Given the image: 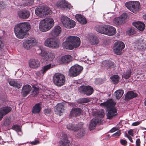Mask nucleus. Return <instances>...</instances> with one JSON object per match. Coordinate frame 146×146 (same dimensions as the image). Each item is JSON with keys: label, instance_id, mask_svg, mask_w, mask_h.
Returning a JSON list of instances; mask_svg holds the SVG:
<instances>
[{"label": "nucleus", "instance_id": "1", "mask_svg": "<svg viewBox=\"0 0 146 146\" xmlns=\"http://www.w3.org/2000/svg\"><path fill=\"white\" fill-rule=\"evenodd\" d=\"M31 25L28 22L20 23L15 25L14 32L17 38L22 39L27 35V32L31 29Z\"/></svg>", "mask_w": 146, "mask_h": 146}, {"label": "nucleus", "instance_id": "2", "mask_svg": "<svg viewBox=\"0 0 146 146\" xmlns=\"http://www.w3.org/2000/svg\"><path fill=\"white\" fill-rule=\"evenodd\" d=\"M115 104L116 103L113 102L111 99L108 100L106 102L100 104V106L106 108V116L107 119H111L117 115V110L114 107Z\"/></svg>", "mask_w": 146, "mask_h": 146}, {"label": "nucleus", "instance_id": "3", "mask_svg": "<svg viewBox=\"0 0 146 146\" xmlns=\"http://www.w3.org/2000/svg\"><path fill=\"white\" fill-rule=\"evenodd\" d=\"M80 42V38L77 36H69L66 38L63 45L66 49L70 50L79 46Z\"/></svg>", "mask_w": 146, "mask_h": 146}, {"label": "nucleus", "instance_id": "4", "mask_svg": "<svg viewBox=\"0 0 146 146\" xmlns=\"http://www.w3.org/2000/svg\"><path fill=\"white\" fill-rule=\"evenodd\" d=\"M54 24V21L52 18H48L42 19L39 23V29L42 32H47L53 27Z\"/></svg>", "mask_w": 146, "mask_h": 146}, {"label": "nucleus", "instance_id": "5", "mask_svg": "<svg viewBox=\"0 0 146 146\" xmlns=\"http://www.w3.org/2000/svg\"><path fill=\"white\" fill-rule=\"evenodd\" d=\"M96 30L99 33L108 36L113 35L116 32L115 28L108 25L98 26L96 27Z\"/></svg>", "mask_w": 146, "mask_h": 146}, {"label": "nucleus", "instance_id": "6", "mask_svg": "<svg viewBox=\"0 0 146 146\" xmlns=\"http://www.w3.org/2000/svg\"><path fill=\"white\" fill-rule=\"evenodd\" d=\"M38 52L43 58L41 59L42 62L46 61H51L54 58L55 54L52 52H47L40 48L37 50Z\"/></svg>", "mask_w": 146, "mask_h": 146}, {"label": "nucleus", "instance_id": "7", "mask_svg": "<svg viewBox=\"0 0 146 146\" xmlns=\"http://www.w3.org/2000/svg\"><path fill=\"white\" fill-rule=\"evenodd\" d=\"M53 80L55 85L58 86H61L64 84L65 81V77L62 74L55 73L53 76Z\"/></svg>", "mask_w": 146, "mask_h": 146}, {"label": "nucleus", "instance_id": "8", "mask_svg": "<svg viewBox=\"0 0 146 146\" xmlns=\"http://www.w3.org/2000/svg\"><path fill=\"white\" fill-rule=\"evenodd\" d=\"M50 11V8L47 6H39L36 8L35 12L36 14L38 16L43 17L48 15Z\"/></svg>", "mask_w": 146, "mask_h": 146}, {"label": "nucleus", "instance_id": "9", "mask_svg": "<svg viewBox=\"0 0 146 146\" xmlns=\"http://www.w3.org/2000/svg\"><path fill=\"white\" fill-rule=\"evenodd\" d=\"M59 44V42L58 40L51 37L47 38L44 42V45L45 46L52 49L58 48Z\"/></svg>", "mask_w": 146, "mask_h": 146}, {"label": "nucleus", "instance_id": "10", "mask_svg": "<svg viewBox=\"0 0 146 146\" xmlns=\"http://www.w3.org/2000/svg\"><path fill=\"white\" fill-rule=\"evenodd\" d=\"M83 67L76 64L72 66L69 70L68 75L72 77H74L79 75L82 70Z\"/></svg>", "mask_w": 146, "mask_h": 146}, {"label": "nucleus", "instance_id": "11", "mask_svg": "<svg viewBox=\"0 0 146 146\" xmlns=\"http://www.w3.org/2000/svg\"><path fill=\"white\" fill-rule=\"evenodd\" d=\"M126 7L131 11L136 13L140 8V3L138 1H131L125 3Z\"/></svg>", "mask_w": 146, "mask_h": 146}, {"label": "nucleus", "instance_id": "12", "mask_svg": "<svg viewBox=\"0 0 146 146\" xmlns=\"http://www.w3.org/2000/svg\"><path fill=\"white\" fill-rule=\"evenodd\" d=\"M114 45L113 51L117 55L121 54L122 53V50L125 47L124 43L122 41H118L115 43Z\"/></svg>", "mask_w": 146, "mask_h": 146}, {"label": "nucleus", "instance_id": "13", "mask_svg": "<svg viewBox=\"0 0 146 146\" xmlns=\"http://www.w3.org/2000/svg\"><path fill=\"white\" fill-rule=\"evenodd\" d=\"M28 63L29 68L32 69H36L40 66V62L37 59H31L29 60Z\"/></svg>", "mask_w": 146, "mask_h": 146}, {"label": "nucleus", "instance_id": "14", "mask_svg": "<svg viewBox=\"0 0 146 146\" xmlns=\"http://www.w3.org/2000/svg\"><path fill=\"white\" fill-rule=\"evenodd\" d=\"M12 110V108L10 107H5L1 108L0 109V121L3 118L4 116L5 115Z\"/></svg>", "mask_w": 146, "mask_h": 146}, {"label": "nucleus", "instance_id": "15", "mask_svg": "<svg viewBox=\"0 0 146 146\" xmlns=\"http://www.w3.org/2000/svg\"><path fill=\"white\" fill-rule=\"evenodd\" d=\"M62 29L59 26H55L50 32L49 35L50 36L53 37L58 36L61 32Z\"/></svg>", "mask_w": 146, "mask_h": 146}, {"label": "nucleus", "instance_id": "16", "mask_svg": "<svg viewBox=\"0 0 146 146\" xmlns=\"http://www.w3.org/2000/svg\"><path fill=\"white\" fill-rule=\"evenodd\" d=\"M83 125V123L80 122L78 124L79 126L77 128L76 135L79 138L82 137L84 133V130L82 128Z\"/></svg>", "mask_w": 146, "mask_h": 146}, {"label": "nucleus", "instance_id": "17", "mask_svg": "<svg viewBox=\"0 0 146 146\" xmlns=\"http://www.w3.org/2000/svg\"><path fill=\"white\" fill-rule=\"evenodd\" d=\"M8 82L11 86L16 87L18 89L21 88L22 86V83L17 80L10 79L9 80Z\"/></svg>", "mask_w": 146, "mask_h": 146}, {"label": "nucleus", "instance_id": "18", "mask_svg": "<svg viewBox=\"0 0 146 146\" xmlns=\"http://www.w3.org/2000/svg\"><path fill=\"white\" fill-rule=\"evenodd\" d=\"M82 111L80 108H73L70 111V116L71 117H76L82 114Z\"/></svg>", "mask_w": 146, "mask_h": 146}, {"label": "nucleus", "instance_id": "19", "mask_svg": "<svg viewBox=\"0 0 146 146\" xmlns=\"http://www.w3.org/2000/svg\"><path fill=\"white\" fill-rule=\"evenodd\" d=\"M18 15L20 18L26 19L29 17L30 13L27 11L21 10L18 12Z\"/></svg>", "mask_w": 146, "mask_h": 146}, {"label": "nucleus", "instance_id": "20", "mask_svg": "<svg viewBox=\"0 0 146 146\" xmlns=\"http://www.w3.org/2000/svg\"><path fill=\"white\" fill-rule=\"evenodd\" d=\"M56 5L58 7L60 8L67 7L70 8V5L68 3H67L64 0H61L58 1Z\"/></svg>", "mask_w": 146, "mask_h": 146}, {"label": "nucleus", "instance_id": "21", "mask_svg": "<svg viewBox=\"0 0 146 146\" xmlns=\"http://www.w3.org/2000/svg\"><path fill=\"white\" fill-rule=\"evenodd\" d=\"M64 107L63 104L60 103L58 104L55 107V112L60 116L61 113L64 111Z\"/></svg>", "mask_w": 146, "mask_h": 146}, {"label": "nucleus", "instance_id": "22", "mask_svg": "<svg viewBox=\"0 0 146 146\" xmlns=\"http://www.w3.org/2000/svg\"><path fill=\"white\" fill-rule=\"evenodd\" d=\"M62 139L61 141L59 142V146H68L69 142L66 134L64 133L62 134Z\"/></svg>", "mask_w": 146, "mask_h": 146}, {"label": "nucleus", "instance_id": "23", "mask_svg": "<svg viewBox=\"0 0 146 146\" xmlns=\"http://www.w3.org/2000/svg\"><path fill=\"white\" fill-rule=\"evenodd\" d=\"M133 25L134 27L141 31H143L145 27V24L139 21L133 23Z\"/></svg>", "mask_w": 146, "mask_h": 146}, {"label": "nucleus", "instance_id": "24", "mask_svg": "<svg viewBox=\"0 0 146 146\" xmlns=\"http://www.w3.org/2000/svg\"><path fill=\"white\" fill-rule=\"evenodd\" d=\"M100 122V120L98 119H92L90 123L89 127L90 130L94 129L95 128L96 124L99 123Z\"/></svg>", "mask_w": 146, "mask_h": 146}, {"label": "nucleus", "instance_id": "25", "mask_svg": "<svg viewBox=\"0 0 146 146\" xmlns=\"http://www.w3.org/2000/svg\"><path fill=\"white\" fill-rule=\"evenodd\" d=\"M72 57L70 55H67L62 57L60 61L63 63H68L72 60Z\"/></svg>", "mask_w": 146, "mask_h": 146}, {"label": "nucleus", "instance_id": "26", "mask_svg": "<svg viewBox=\"0 0 146 146\" xmlns=\"http://www.w3.org/2000/svg\"><path fill=\"white\" fill-rule=\"evenodd\" d=\"M75 17L77 20L82 24H86L87 21L85 17L80 14H77L75 16Z\"/></svg>", "mask_w": 146, "mask_h": 146}, {"label": "nucleus", "instance_id": "27", "mask_svg": "<svg viewBox=\"0 0 146 146\" xmlns=\"http://www.w3.org/2000/svg\"><path fill=\"white\" fill-rule=\"evenodd\" d=\"M137 95V94L134 93V92H127L125 96V100L126 101H128L134 97H136Z\"/></svg>", "mask_w": 146, "mask_h": 146}, {"label": "nucleus", "instance_id": "28", "mask_svg": "<svg viewBox=\"0 0 146 146\" xmlns=\"http://www.w3.org/2000/svg\"><path fill=\"white\" fill-rule=\"evenodd\" d=\"M55 66V65L52 64H49L44 66L40 70V72L42 73V74H44L49 69L52 68Z\"/></svg>", "mask_w": 146, "mask_h": 146}, {"label": "nucleus", "instance_id": "29", "mask_svg": "<svg viewBox=\"0 0 146 146\" xmlns=\"http://www.w3.org/2000/svg\"><path fill=\"white\" fill-rule=\"evenodd\" d=\"M68 17L65 16H62L60 18V21L63 25L65 27H68L67 23H68L70 19Z\"/></svg>", "mask_w": 146, "mask_h": 146}, {"label": "nucleus", "instance_id": "30", "mask_svg": "<svg viewBox=\"0 0 146 146\" xmlns=\"http://www.w3.org/2000/svg\"><path fill=\"white\" fill-rule=\"evenodd\" d=\"M79 91H93L94 90L92 87L89 86H82L78 88Z\"/></svg>", "mask_w": 146, "mask_h": 146}, {"label": "nucleus", "instance_id": "31", "mask_svg": "<svg viewBox=\"0 0 146 146\" xmlns=\"http://www.w3.org/2000/svg\"><path fill=\"white\" fill-rule=\"evenodd\" d=\"M41 104L38 103L36 104L33 107L32 112L34 113H39L40 111L41 107Z\"/></svg>", "mask_w": 146, "mask_h": 146}, {"label": "nucleus", "instance_id": "32", "mask_svg": "<svg viewBox=\"0 0 146 146\" xmlns=\"http://www.w3.org/2000/svg\"><path fill=\"white\" fill-rule=\"evenodd\" d=\"M89 41L92 44H97L99 43V40L96 36H92L90 37Z\"/></svg>", "mask_w": 146, "mask_h": 146}, {"label": "nucleus", "instance_id": "33", "mask_svg": "<svg viewBox=\"0 0 146 146\" xmlns=\"http://www.w3.org/2000/svg\"><path fill=\"white\" fill-rule=\"evenodd\" d=\"M78 124L75 125L72 124H69L67 125V128L70 130L74 131H75L77 130V128L78 126Z\"/></svg>", "mask_w": 146, "mask_h": 146}, {"label": "nucleus", "instance_id": "34", "mask_svg": "<svg viewBox=\"0 0 146 146\" xmlns=\"http://www.w3.org/2000/svg\"><path fill=\"white\" fill-rule=\"evenodd\" d=\"M131 69L128 70L124 72L122 75L123 78L125 79H128L131 76Z\"/></svg>", "mask_w": 146, "mask_h": 146}, {"label": "nucleus", "instance_id": "35", "mask_svg": "<svg viewBox=\"0 0 146 146\" xmlns=\"http://www.w3.org/2000/svg\"><path fill=\"white\" fill-rule=\"evenodd\" d=\"M110 78L113 84H117L119 82V76L117 75H114L111 76Z\"/></svg>", "mask_w": 146, "mask_h": 146}, {"label": "nucleus", "instance_id": "36", "mask_svg": "<svg viewBox=\"0 0 146 146\" xmlns=\"http://www.w3.org/2000/svg\"><path fill=\"white\" fill-rule=\"evenodd\" d=\"M68 23L67 24L69 27H66L68 29H70L74 27L76 25L75 22L73 20L70 19L68 22Z\"/></svg>", "mask_w": 146, "mask_h": 146}, {"label": "nucleus", "instance_id": "37", "mask_svg": "<svg viewBox=\"0 0 146 146\" xmlns=\"http://www.w3.org/2000/svg\"><path fill=\"white\" fill-rule=\"evenodd\" d=\"M114 21L115 22V23L118 25H121L125 22V21L120 17L117 18H115L114 19Z\"/></svg>", "mask_w": 146, "mask_h": 146}, {"label": "nucleus", "instance_id": "38", "mask_svg": "<svg viewBox=\"0 0 146 146\" xmlns=\"http://www.w3.org/2000/svg\"><path fill=\"white\" fill-rule=\"evenodd\" d=\"M31 87L30 85L26 84L23 86L22 91H31Z\"/></svg>", "mask_w": 146, "mask_h": 146}, {"label": "nucleus", "instance_id": "39", "mask_svg": "<svg viewBox=\"0 0 146 146\" xmlns=\"http://www.w3.org/2000/svg\"><path fill=\"white\" fill-rule=\"evenodd\" d=\"M11 123V121L8 118H5L3 120V126H9Z\"/></svg>", "mask_w": 146, "mask_h": 146}, {"label": "nucleus", "instance_id": "40", "mask_svg": "<svg viewBox=\"0 0 146 146\" xmlns=\"http://www.w3.org/2000/svg\"><path fill=\"white\" fill-rule=\"evenodd\" d=\"M90 99L88 98H83L79 99L77 102L78 103H85L90 102Z\"/></svg>", "mask_w": 146, "mask_h": 146}, {"label": "nucleus", "instance_id": "41", "mask_svg": "<svg viewBox=\"0 0 146 146\" xmlns=\"http://www.w3.org/2000/svg\"><path fill=\"white\" fill-rule=\"evenodd\" d=\"M23 46L27 49H28L31 48L29 44V40H27L23 42Z\"/></svg>", "mask_w": 146, "mask_h": 146}, {"label": "nucleus", "instance_id": "42", "mask_svg": "<svg viewBox=\"0 0 146 146\" xmlns=\"http://www.w3.org/2000/svg\"><path fill=\"white\" fill-rule=\"evenodd\" d=\"M58 94L56 92H51L50 94L48 95H47V97L48 98L53 99L56 98V96H57Z\"/></svg>", "mask_w": 146, "mask_h": 146}, {"label": "nucleus", "instance_id": "43", "mask_svg": "<svg viewBox=\"0 0 146 146\" xmlns=\"http://www.w3.org/2000/svg\"><path fill=\"white\" fill-rule=\"evenodd\" d=\"M29 40V44L31 48L35 45L37 43V41L34 39H31Z\"/></svg>", "mask_w": 146, "mask_h": 146}, {"label": "nucleus", "instance_id": "44", "mask_svg": "<svg viewBox=\"0 0 146 146\" xmlns=\"http://www.w3.org/2000/svg\"><path fill=\"white\" fill-rule=\"evenodd\" d=\"M123 94V92H115L114 95L115 96L117 99H119L121 98Z\"/></svg>", "mask_w": 146, "mask_h": 146}, {"label": "nucleus", "instance_id": "45", "mask_svg": "<svg viewBox=\"0 0 146 146\" xmlns=\"http://www.w3.org/2000/svg\"><path fill=\"white\" fill-rule=\"evenodd\" d=\"M135 46L139 50H142L144 48L143 44L140 42L136 43Z\"/></svg>", "mask_w": 146, "mask_h": 146}, {"label": "nucleus", "instance_id": "46", "mask_svg": "<svg viewBox=\"0 0 146 146\" xmlns=\"http://www.w3.org/2000/svg\"><path fill=\"white\" fill-rule=\"evenodd\" d=\"M135 31L134 29L133 28H130L129 30L127 31V33L129 35H131L135 33Z\"/></svg>", "mask_w": 146, "mask_h": 146}, {"label": "nucleus", "instance_id": "47", "mask_svg": "<svg viewBox=\"0 0 146 146\" xmlns=\"http://www.w3.org/2000/svg\"><path fill=\"white\" fill-rule=\"evenodd\" d=\"M98 115L99 117H103L105 115L104 110L102 109L99 111L98 112Z\"/></svg>", "mask_w": 146, "mask_h": 146}, {"label": "nucleus", "instance_id": "48", "mask_svg": "<svg viewBox=\"0 0 146 146\" xmlns=\"http://www.w3.org/2000/svg\"><path fill=\"white\" fill-rule=\"evenodd\" d=\"M86 58L85 59H83V60H82V59L81 60L82 61H84V62L86 63H87L89 64H93L94 62V60H92V62H91L90 61V60H89V59H87V60H86Z\"/></svg>", "mask_w": 146, "mask_h": 146}, {"label": "nucleus", "instance_id": "49", "mask_svg": "<svg viewBox=\"0 0 146 146\" xmlns=\"http://www.w3.org/2000/svg\"><path fill=\"white\" fill-rule=\"evenodd\" d=\"M12 129L18 131H21V128L20 126L17 125H13L12 127Z\"/></svg>", "mask_w": 146, "mask_h": 146}, {"label": "nucleus", "instance_id": "50", "mask_svg": "<svg viewBox=\"0 0 146 146\" xmlns=\"http://www.w3.org/2000/svg\"><path fill=\"white\" fill-rule=\"evenodd\" d=\"M16 73L17 74L18 78H20L23 74V71L22 70H19Z\"/></svg>", "mask_w": 146, "mask_h": 146}, {"label": "nucleus", "instance_id": "51", "mask_svg": "<svg viewBox=\"0 0 146 146\" xmlns=\"http://www.w3.org/2000/svg\"><path fill=\"white\" fill-rule=\"evenodd\" d=\"M120 17L125 21L127 17V14L126 13H123L120 16Z\"/></svg>", "mask_w": 146, "mask_h": 146}, {"label": "nucleus", "instance_id": "52", "mask_svg": "<svg viewBox=\"0 0 146 146\" xmlns=\"http://www.w3.org/2000/svg\"><path fill=\"white\" fill-rule=\"evenodd\" d=\"M108 61H109V63H108V68H112L114 65L113 62L110 60H108Z\"/></svg>", "mask_w": 146, "mask_h": 146}, {"label": "nucleus", "instance_id": "53", "mask_svg": "<svg viewBox=\"0 0 146 146\" xmlns=\"http://www.w3.org/2000/svg\"><path fill=\"white\" fill-rule=\"evenodd\" d=\"M108 63H109V61L108 60L104 61L102 62V66L108 67Z\"/></svg>", "mask_w": 146, "mask_h": 146}, {"label": "nucleus", "instance_id": "54", "mask_svg": "<svg viewBox=\"0 0 146 146\" xmlns=\"http://www.w3.org/2000/svg\"><path fill=\"white\" fill-rule=\"evenodd\" d=\"M121 134V131H118L115 133L113 134L112 136L113 137H117L119 136Z\"/></svg>", "mask_w": 146, "mask_h": 146}, {"label": "nucleus", "instance_id": "55", "mask_svg": "<svg viewBox=\"0 0 146 146\" xmlns=\"http://www.w3.org/2000/svg\"><path fill=\"white\" fill-rule=\"evenodd\" d=\"M120 142L123 145H125L127 144V142L125 140L121 139Z\"/></svg>", "mask_w": 146, "mask_h": 146}, {"label": "nucleus", "instance_id": "56", "mask_svg": "<svg viewBox=\"0 0 146 146\" xmlns=\"http://www.w3.org/2000/svg\"><path fill=\"white\" fill-rule=\"evenodd\" d=\"M5 6L3 2L1 1L0 2V11L4 8Z\"/></svg>", "mask_w": 146, "mask_h": 146}, {"label": "nucleus", "instance_id": "57", "mask_svg": "<svg viewBox=\"0 0 146 146\" xmlns=\"http://www.w3.org/2000/svg\"><path fill=\"white\" fill-rule=\"evenodd\" d=\"M51 111V110L50 108H48L45 109L44 110V113L46 114H49L50 113Z\"/></svg>", "mask_w": 146, "mask_h": 146}, {"label": "nucleus", "instance_id": "58", "mask_svg": "<svg viewBox=\"0 0 146 146\" xmlns=\"http://www.w3.org/2000/svg\"><path fill=\"white\" fill-rule=\"evenodd\" d=\"M141 121H136V122H134L133 123L132 125L133 126H137L140 124L141 123Z\"/></svg>", "mask_w": 146, "mask_h": 146}, {"label": "nucleus", "instance_id": "59", "mask_svg": "<svg viewBox=\"0 0 146 146\" xmlns=\"http://www.w3.org/2000/svg\"><path fill=\"white\" fill-rule=\"evenodd\" d=\"M29 94V92H21V94L23 96L25 97Z\"/></svg>", "mask_w": 146, "mask_h": 146}, {"label": "nucleus", "instance_id": "60", "mask_svg": "<svg viewBox=\"0 0 146 146\" xmlns=\"http://www.w3.org/2000/svg\"><path fill=\"white\" fill-rule=\"evenodd\" d=\"M136 146H140V140L139 139H137L136 141Z\"/></svg>", "mask_w": 146, "mask_h": 146}, {"label": "nucleus", "instance_id": "61", "mask_svg": "<svg viewBox=\"0 0 146 146\" xmlns=\"http://www.w3.org/2000/svg\"><path fill=\"white\" fill-rule=\"evenodd\" d=\"M128 133L129 135L132 136H133V130L132 129H130L128 131Z\"/></svg>", "mask_w": 146, "mask_h": 146}, {"label": "nucleus", "instance_id": "62", "mask_svg": "<svg viewBox=\"0 0 146 146\" xmlns=\"http://www.w3.org/2000/svg\"><path fill=\"white\" fill-rule=\"evenodd\" d=\"M118 130V128L117 127H113L112 128L110 131V132L111 133H113L114 131Z\"/></svg>", "mask_w": 146, "mask_h": 146}, {"label": "nucleus", "instance_id": "63", "mask_svg": "<svg viewBox=\"0 0 146 146\" xmlns=\"http://www.w3.org/2000/svg\"><path fill=\"white\" fill-rule=\"evenodd\" d=\"M84 94L89 96L92 94L93 92H83Z\"/></svg>", "mask_w": 146, "mask_h": 146}, {"label": "nucleus", "instance_id": "64", "mask_svg": "<svg viewBox=\"0 0 146 146\" xmlns=\"http://www.w3.org/2000/svg\"><path fill=\"white\" fill-rule=\"evenodd\" d=\"M33 88H34V91H38L40 90L38 86H33Z\"/></svg>", "mask_w": 146, "mask_h": 146}]
</instances>
